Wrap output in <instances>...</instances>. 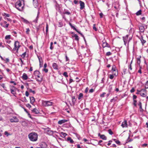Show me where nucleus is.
Returning a JSON list of instances; mask_svg holds the SVG:
<instances>
[{
	"label": "nucleus",
	"mask_w": 148,
	"mask_h": 148,
	"mask_svg": "<svg viewBox=\"0 0 148 148\" xmlns=\"http://www.w3.org/2000/svg\"><path fill=\"white\" fill-rule=\"evenodd\" d=\"M10 121L11 122L17 123L18 122L19 119L15 116H13L12 118L10 119Z\"/></svg>",
	"instance_id": "9d476101"
},
{
	"label": "nucleus",
	"mask_w": 148,
	"mask_h": 148,
	"mask_svg": "<svg viewBox=\"0 0 148 148\" xmlns=\"http://www.w3.org/2000/svg\"><path fill=\"white\" fill-rule=\"evenodd\" d=\"M26 53L25 52H24L23 53L21 56L23 58H24L26 56Z\"/></svg>",
	"instance_id": "603ef678"
},
{
	"label": "nucleus",
	"mask_w": 148,
	"mask_h": 148,
	"mask_svg": "<svg viewBox=\"0 0 148 148\" xmlns=\"http://www.w3.org/2000/svg\"><path fill=\"white\" fill-rule=\"evenodd\" d=\"M73 37H75V40L77 41H78L79 40L78 36L76 34H74L73 36Z\"/></svg>",
	"instance_id": "7c9ffc66"
},
{
	"label": "nucleus",
	"mask_w": 148,
	"mask_h": 148,
	"mask_svg": "<svg viewBox=\"0 0 148 148\" xmlns=\"http://www.w3.org/2000/svg\"><path fill=\"white\" fill-rule=\"evenodd\" d=\"M39 62H40V67H41L42 66L43 64V62L42 60V58L41 57H38Z\"/></svg>",
	"instance_id": "dca6fc26"
},
{
	"label": "nucleus",
	"mask_w": 148,
	"mask_h": 148,
	"mask_svg": "<svg viewBox=\"0 0 148 148\" xmlns=\"http://www.w3.org/2000/svg\"><path fill=\"white\" fill-rule=\"evenodd\" d=\"M103 44H102V47L103 48H104L106 47H110V46L106 42V40H103L102 41Z\"/></svg>",
	"instance_id": "9b49d317"
},
{
	"label": "nucleus",
	"mask_w": 148,
	"mask_h": 148,
	"mask_svg": "<svg viewBox=\"0 0 148 148\" xmlns=\"http://www.w3.org/2000/svg\"><path fill=\"white\" fill-rule=\"evenodd\" d=\"M136 102L137 101L136 100H134V104L135 106H136Z\"/></svg>",
	"instance_id": "69168bd1"
},
{
	"label": "nucleus",
	"mask_w": 148,
	"mask_h": 148,
	"mask_svg": "<svg viewBox=\"0 0 148 148\" xmlns=\"http://www.w3.org/2000/svg\"><path fill=\"white\" fill-rule=\"evenodd\" d=\"M67 135V134L63 132H61L60 133V136L63 138L65 137V136Z\"/></svg>",
	"instance_id": "cd10ccee"
},
{
	"label": "nucleus",
	"mask_w": 148,
	"mask_h": 148,
	"mask_svg": "<svg viewBox=\"0 0 148 148\" xmlns=\"http://www.w3.org/2000/svg\"><path fill=\"white\" fill-rule=\"evenodd\" d=\"M114 75L112 74V75H109V78L111 79H112L114 77Z\"/></svg>",
	"instance_id": "09e8293b"
},
{
	"label": "nucleus",
	"mask_w": 148,
	"mask_h": 148,
	"mask_svg": "<svg viewBox=\"0 0 148 148\" xmlns=\"http://www.w3.org/2000/svg\"><path fill=\"white\" fill-rule=\"evenodd\" d=\"M33 4L35 8L37 6L38 4L36 0H33Z\"/></svg>",
	"instance_id": "5701e85b"
},
{
	"label": "nucleus",
	"mask_w": 148,
	"mask_h": 148,
	"mask_svg": "<svg viewBox=\"0 0 148 148\" xmlns=\"http://www.w3.org/2000/svg\"><path fill=\"white\" fill-rule=\"evenodd\" d=\"M14 47L13 49V50L15 51L16 50L17 51L21 47V45H20V43L18 41H15L14 42Z\"/></svg>",
	"instance_id": "423d86ee"
},
{
	"label": "nucleus",
	"mask_w": 148,
	"mask_h": 148,
	"mask_svg": "<svg viewBox=\"0 0 148 148\" xmlns=\"http://www.w3.org/2000/svg\"><path fill=\"white\" fill-rule=\"evenodd\" d=\"M39 73L40 72L38 71H36L34 72V74L36 76V78L37 81L40 83L41 82L42 78V77H40L38 75Z\"/></svg>",
	"instance_id": "20e7f679"
},
{
	"label": "nucleus",
	"mask_w": 148,
	"mask_h": 148,
	"mask_svg": "<svg viewBox=\"0 0 148 148\" xmlns=\"http://www.w3.org/2000/svg\"><path fill=\"white\" fill-rule=\"evenodd\" d=\"M141 58V56H139L136 58L137 60V63L140 66V59Z\"/></svg>",
	"instance_id": "a211bd4d"
},
{
	"label": "nucleus",
	"mask_w": 148,
	"mask_h": 148,
	"mask_svg": "<svg viewBox=\"0 0 148 148\" xmlns=\"http://www.w3.org/2000/svg\"><path fill=\"white\" fill-rule=\"evenodd\" d=\"M139 30L140 32H143L144 31L145 28L143 26H140L139 27Z\"/></svg>",
	"instance_id": "b1692460"
},
{
	"label": "nucleus",
	"mask_w": 148,
	"mask_h": 148,
	"mask_svg": "<svg viewBox=\"0 0 148 148\" xmlns=\"http://www.w3.org/2000/svg\"><path fill=\"white\" fill-rule=\"evenodd\" d=\"M108 132L109 134L110 135H112L113 134V132L112 131L111 129H109L108 130Z\"/></svg>",
	"instance_id": "37998d69"
},
{
	"label": "nucleus",
	"mask_w": 148,
	"mask_h": 148,
	"mask_svg": "<svg viewBox=\"0 0 148 148\" xmlns=\"http://www.w3.org/2000/svg\"><path fill=\"white\" fill-rule=\"evenodd\" d=\"M145 88H148V81L145 83Z\"/></svg>",
	"instance_id": "49530a36"
},
{
	"label": "nucleus",
	"mask_w": 148,
	"mask_h": 148,
	"mask_svg": "<svg viewBox=\"0 0 148 148\" xmlns=\"http://www.w3.org/2000/svg\"><path fill=\"white\" fill-rule=\"evenodd\" d=\"M94 91V90L92 89V88L91 89H90L89 91V92L90 93H92Z\"/></svg>",
	"instance_id": "0e129e2a"
},
{
	"label": "nucleus",
	"mask_w": 148,
	"mask_h": 148,
	"mask_svg": "<svg viewBox=\"0 0 148 148\" xmlns=\"http://www.w3.org/2000/svg\"><path fill=\"white\" fill-rule=\"evenodd\" d=\"M140 39L141 41L142 45H144V44L146 42V41L143 39V37L142 36H141V38H140Z\"/></svg>",
	"instance_id": "4be33fe9"
},
{
	"label": "nucleus",
	"mask_w": 148,
	"mask_h": 148,
	"mask_svg": "<svg viewBox=\"0 0 148 148\" xmlns=\"http://www.w3.org/2000/svg\"><path fill=\"white\" fill-rule=\"evenodd\" d=\"M30 103L33 104L35 101V99L33 97H30Z\"/></svg>",
	"instance_id": "412c9836"
},
{
	"label": "nucleus",
	"mask_w": 148,
	"mask_h": 148,
	"mask_svg": "<svg viewBox=\"0 0 148 148\" xmlns=\"http://www.w3.org/2000/svg\"><path fill=\"white\" fill-rule=\"evenodd\" d=\"M10 88L11 93L14 96H15V95L16 94V88L14 86H10Z\"/></svg>",
	"instance_id": "6e6552de"
},
{
	"label": "nucleus",
	"mask_w": 148,
	"mask_h": 148,
	"mask_svg": "<svg viewBox=\"0 0 148 148\" xmlns=\"http://www.w3.org/2000/svg\"><path fill=\"white\" fill-rule=\"evenodd\" d=\"M53 45V42H51L50 43V48L51 50H52L53 48V47L52 46Z\"/></svg>",
	"instance_id": "a18cd8bd"
},
{
	"label": "nucleus",
	"mask_w": 148,
	"mask_h": 148,
	"mask_svg": "<svg viewBox=\"0 0 148 148\" xmlns=\"http://www.w3.org/2000/svg\"><path fill=\"white\" fill-rule=\"evenodd\" d=\"M22 79L24 80H27L28 79V76L25 73H24L22 76Z\"/></svg>",
	"instance_id": "f3484780"
},
{
	"label": "nucleus",
	"mask_w": 148,
	"mask_h": 148,
	"mask_svg": "<svg viewBox=\"0 0 148 148\" xmlns=\"http://www.w3.org/2000/svg\"><path fill=\"white\" fill-rule=\"evenodd\" d=\"M83 97V94L82 93H80L78 97V99L79 100L80 99Z\"/></svg>",
	"instance_id": "c9c22d12"
},
{
	"label": "nucleus",
	"mask_w": 148,
	"mask_h": 148,
	"mask_svg": "<svg viewBox=\"0 0 148 148\" xmlns=\"http://www.w3.org/2000/svg\"><path fill=\"white\" fill-rule=\"evenodd\" d=\"M26 106L27 107L29 108H30L31 107V105L29 103L27 104L26 105Z\"/></svg>",
	"instance_id": "13d9d810"
},
{
	"label": "nucleus",
	"mask_w": 148,
	"mask_h": 148,
	"mask_svg": "<svg viewBox=\"0 0 148 148\" xmlns=\"http://www.w3.org/2000/svg\"><path fill=\"white\" fill-rule=\"evenodd\" d=\"M72 102L73 104H74L76 101L75 97L74 96L72 98Z\"/></svg>",
	"instance_id": "e433bc0d"
},
{
	"label": "nucleus",
	"mask_w": 148,
	"mask_h": 148,
	"mask_svg": "<svg viewBox=\"0 0 148 148\" xmlns=\"http://www.w3.org/2000/svg\"><path fill=\"white\" fill-rule=\"evenodd\" d=\"M0 86L2 87L5 90H7L6 87L5 86L4 84L2 83L0 84Z\"/></svg>",
	"instance_id": "c85d7f7f"
},
{
	"label": "nucleus",
	"mask_w": 148,
	"mask_h": 148,
	"mask_svg": "<svg viewBox=\"0 0 148 148\" xmlns=\"http://www.w3.org/2000/svg\"><path fill=\"white\" fill-rule=\"evenodd\" d=\"M93 29L95 30V31H97V29L96 28V27H95V25L94 24L93 27Z\"/></svg>",
	"instance_id": "5fc2aeb1"
},
{
	"label": "nucleus",
	"mask_w": 148,
	"mask_h": 148,
	"mask_svg": "<svg viewBox=\"0 0 148 148\" xmlns=\"http://www.w3.org/2000/svg\"><path fill=\"white\" fill-rule=\"evenodd\" d=\"M32 112L36 114H38L39 113V111L36 108H34L32 110Z\"/></svg>",
	"instance_id": "393cba45"
},
{
	"label": "nucleus",
	"mask_w": 148,
	"mask_h": 148,
	"mask_svg": "<svg viewBox=\"0 0 148 148\" xmlns=\"http://www.w3.org/2000/svg\"><path fill=\"white\" fill-rule=\"evenodd\" d=\"M22 20L26 24H27L29 23V22L27 20L23 18H22Z\"/></svg>",
	"instance_id": "473e14b6"
},
{
	"label": "nucleus",
	"mask_w": 148,
	"mask_h": 148,
	"mask_svg": "<svg viewBox=\"0 0 148 148\" xmlns=\"http://www.w3.org/2000/svg\"><path fill=\"white\" fill-rule=\"evenodd\" d=\"M53 68L55 69H58V66L57 64L55 63H53L52 64Z\"/></svg>",
	"instance_id": "aec40b11"
},
{
	"label": "nucleus",
	"mask_w": 148,
	"mask_h": 148,
	"mask_svg": "<svg viewBox=\"0 0 148 148\" xmlns=\"http://www.w3.org/2000/svg\"><path fill=\"white\" fill-rule=\"evenodd\" d=\"M103 142L102 140H100L98 142V145H99L101 146H103L102 144H101L100 143Z\"/></svg>",
	"instance_id": "864d4df0"
},
{
	"label": "nucleus",
	"mask_w": 148,
	"mask_h": 148,
	"mask_svg": "<svg viewBox=\"0 0 148 148\" xmlns=\"http://www.w3.org/2000/svg\"><path fill=\"white\" fill-rule=\"evenodd\" d=\"M0 24L2 26L5 28L8 27L9 25V24L8 23L6 24V25H5L3 23H1Z\"/></svg>",
	"instance_id": "bb28decb"
},
{
	"label": "nucleus",
	"mask_w": 148,
	"mask_h": 148,
	"mask_svg": "<svg viewBox=\"0 0 148 148\" xmlns=\"http://www.w3.org/2000/svg\"><path fill=\"white\" fill-rule=\"evenodd\" d=\"M147 92H140V94L141 96L145 97L147 95Z\"/></svg>",
	"instance_id": "a878e982"
},
{
	"label": "nucleus",
	"mask_w": 148,
	"mask_h": 148,
	"mask_svg": "<svg viewBox=\"0 0 148 148\" xmlns=\"http://www.w3.org/2000/svg\"><path fill=\"white\" fill-rule=\"evenodd\" d=\"M115 142L116 144L118 145H120L121 144L119 140L115 141Z\"/></svg>",
	"instance_id": "338daca9"
},
{
	"label": "nucleus",
	"mask_w": 148,
	"mask_h": 148,
	"mask_svg": "<svg viewBox=\"0 0 148 148\" xmlns=\"http://www.w3.org/2000/svg\"><path fill=\"white\" fill-rule=\"evenodd\" d=\"M129 35H127L123 37V40L124 42V44L125 46H128V44L129 42L132 39L131 37H129Z\"/></svg>",
	"instance_id": "f03ea898"
},
{
	"label": "nucleus",
	"mask_w": 148,
	"mask_h": 148,
	"mask_svg": "<svg viewBox=\"0 0 148 148\" xmlns=\"http://www.w3.org/2000/svg\"><path fill=\"white\" fill-rule=\"evenodd\" d=\"M112 53L110 51L106 53V55L108 56L111 55Z\"/></svg>",
	"instance_id": "3c124183"
},
{
	"label": "nucleus",
	"mask_w": 148,
	"mask_h": 148,
	"mask_svg": "<svg viewBox=\"0 0 148 148\" xmlns=\"http://www.w3.org/2000/svg\"><path fill=\"white\" fill-rule=\"evenodd\" d=\"M42 103L44 106H51L53 103L49 101H44Z\"/></svg>",
	"instance_id": "1a4fd4ad"
},
{
	"label": "nucleus",
	"mask_w": 148,
	"mask_h": 148,
	"mask_svg": "<svg viewBox=\"0 0 148 148\" xmlns=\"http://www.w3.org/2000/svg\"><path fill=\"white\" fill-rule=\"evenodd\" d=\"M3 16H5L6 17H8L10 16L9 14H8L4 13L3 14Z\"/></svg>",
	"instance_id": "6e6d98bb"
},
{
	"label": "nucleus",
	"mask_w": 148,
	"mask_h": 148,
	"mask_svg": "<svg viewBox=\"0 0 148 148\" xmlns=\"http://www.w3.org/2000/svg\"><path fill=\"white\" fill-rule=\"evenodd\" d=\"M44 71L45 73H47L48 71V69L46 68H44V69L42 70Z\"/></svg>",
	"instance_id": "4d7b16f0"
},
{
	"label": "nucleus",
	"mask_w": 148,
	"mask_h": 148,
	"mask_svg": "<svg viewBox=\"0 0 148 148\" xmlns=\"http://www.w3.org/2000/svg\"><path fill=\"white\" fill-rule=\"evenodd\" d=\"M132 60L131 61V62L130 65V66L129 67V69H130V70H132V67L131 65L132 63Z\"/></svg>",
	"instance_id": "680f3d73"
},
{
	"label": "nucleus",
	"mask_w": 148,
	"mask_h": 148,
	"mask_svg": "<svg viewBox=\"0 0 148 148\" xmlns=\"http://www.w3.org/2000/svg\"><path fill=\"white\" fill-rule=\"evenodd\" d=\"M121 126L123 128L127 127V123L126 120H124V121L122 123Z\"/></svg>",
	"instance_id": "f8f14e48"
},
{
	"label": "nucleus",
	"mask_w": 148,
	"mask_h": 148,
	"mask_svg": "<svg viewBox=\"0 0 148 148\" xmlns=\"http://www.w3.org/2000/svg\"><path fill=\"white\" fill-rule=\"evenodd\" d=\"M67 140L68 141H70V142L71 143H73L74 142L73 141L70 137H68L67 138Z\"/></svg>",
	"instance_id": "2f4dec72"
},
{
	"label": "nucleus",
	"mask_w": 148,
	"mask_h": 148,
	"mask_svg": "<svg viewBox=\"0 0 148 148\" xmlns=\"http://www.w3.org/2000/svg\"><path fill=\"white\" fill-rule=\"evenodd\" d=\"M38 134L35 132L30 133L28 135V137L30 140L32 141H36L38 139Z\"/></svg>",
	"instance_id": "f257e3e1"
},
{
	"label": "nucleus",
	"mask_w": 148,
	"mask_h": 148,
	"mask_svg": "<svg viewBox=\"0 0 148 148\" xmlns=\"http://www.w3.org/2000/svg\"><path fill=\"white\" fill-rule=\"evenodd\" d=\"M135 91V90H134V88H132V89L130 90V92H131V93H132V92H134Z\"/></svg>",
	"instance_id": "e2e57ef3"
},
{
	"label": "nucleus",
	"mask_w": 148,
	"mask_h": 148,
	"mask_svg": "<svg viewBox=\"0 0 148 148\" xmlns=\"http://www.w3.org/2000/svg\"><path fill=\"white\" fill-rule=\"evenodd\" d=\"M77 148H82V147H81L79 144H77Z\"/></svg>",
	"instance_id": "774afa93"
},
{
	"label": "nucleus",
	"mask_w": 148,
	"mask_h": 148,
	"mask_svg": "<svg viewBox=\"0 0 148 148\" xmlns=\"http://www.w3.org/2000/svg\"><path fill=\"white\" fill-rule=\"evenodd\" d=\"M112 74L115 76H117L118 74V72L116 69V68L115 65H113L111 70Z\"/></svg>",
	"instance_id": "0eeeda50"
},
{
	"label": "nucleus",
	"mask_w": 148,
	"mask_h": 148,
	"mask_svg": "<svg viewBox=\"0 0 148 148\" xmlns=\"http://www.w3.org/2000/svg\"><path fill=\"white\" fill-rule=\"evenodd\" d=\"M118 98L117 97H114L112 99H111L110 101V102H112L113 101H117Z\"/></svg>",
	"instance_id": "c756f323"
},
{
	"label": "nucleus",
	"mask_w": 148,
	"mask_h": 148,
	"mask_svg": "<svg viewBox=\"0 0 148 148\" xmlns=\"http://www.w3.org/2000/svg\"><path fill=\"white\" fill-rule=\"evenodd\" d=\"M69 24L70 25V26L73 29H74L75 30L76 29L75 27H74V26H73L72 25V24L71 23H69Z\"/></svg>",
	"instance_id": "79ce46f5"
},
{
	"label": "nucleus",
	"mask_w": 148,
	"mask_h": 148,
	"mask_svg": "<svg viewBox=\"0 0 148 148\" xmlns=\"http://www.w3.org/2000/svg\"><path fill=\"white\" fill-rule=\"evenodd\" d=\"M137 91L140 92H147V90L145 89H142L141 90H137Z\"/></svg>",
	"instance_id": "4c0bfd02"
},
{
	"label": "nucleus",
	"mask_w": 148,
	"mask_h": 148,
	"mask_svg": "<svg viewBox=\"0 0 148 148\" xmlns=\"http://www.w3.org/2000/svg\"><path fill=\"white\" fill-rule=\"evenodd\" d=\"M4 135L6 136H8L9 135H10L11 134L8 133L7 131H5L4 133Z\"/></svg>",
	"instance_id": "ea45409f"
},
{
	"label": "nucleus",
	"mask_w": 148,
	"mask_h": 148,
	"mask_svg": "<svg viewBox=\"0 0 148 148\" xmlns=\"http://www.w3.org/2000/svg\"><path fill=\"white\" fill-rule=\"evenodd\" d=\"M39 11H38V12L37 16V17H36V19H35V20H34L33 21L34 22H35L36 23H37V21H38V18H39L38 16H39Z\"/></svg>",
	"instance_id": "72a5a7b5"
},
{
	"label": "nucleus",
	"mask_w": 148,
	"mask_h": 148,
	"mask_svg": "<svg viewBox=\"0 0 148 148\" xmlns=\"http://www.w3.org/2000/svg\"><path fill=\"white\" fill-rule=\"evenodd\" d=\"M63 75L65 77H68V76L67 75V72H64L63 74Z\"/></svg>",
	"instance_id": "c03bdc74"
},
{
	"label": "nucleus",
	"mask_w": 148,
	"mask_h": 148,
	"mask_svg": "<svg viewBox=\"0 0 148 148\" xmlns=\"http://www.w3.org/2000/svg\"><path fill=\"white\" fill-rule=\"evenodd\" d=\"M45 131L46 133L49 135H52L54 133H58V132L56 131H52L49 128H45Z\"/></svg>",
	"instance_id": "39448f33"
},
{
	"label": "nucleus",
	"mask_w": 148,
	"mask_h": 148,
	"mask_svg": "<svg viewBox=\"0 0 148 148\" xmlns=\"http://www.w3.org/2000/svg\"><path fill=\"white\" fill-rule=\"evenodd\" d=\"M11 38V35H6L5 37V39L6 40H9L10 38Z\"/></svg>",
	"instance_id": "58836bf2"
},
{
	"label": "nucleus",
	"mask_w": 148,
	"mask_h": 148,
	"mask_svg": "<svg viewBox=\"0 0 148 148\" xmlns=\"http://www.w3.org/2000/svg\"><path fill=\"white\" fill-rule=\"evenodd\" d=\"M141 10H140L136 13V14L137 16L140 15L141 14Z\"/></svg>",
	"instance_id": "f704fd0d"
},
{
	"label": "nucleus",
	"mask_w": 148,
	"mask_h": 148,
	"mask_svg": "<svg viewBox=\"0 0 148 148\" xmlns=\"http://www.w3.org/2000/svg\"><path fill=\"white\" fill-rule=\"evenodd\" d=\"M106 94V93L105 92H103L102 94H101L100 95V96L101 97H104L105 95Z\"/></svg>",
	"instance_id": "8fccbe9b"
},
{
	"label": "nucleus",
	"mask_w": 148,
	"mask_h": 148,
	"mask_svg": "<svg viewBox=\"0 0 148 148\" xmlns=\"http://www.w3.org/2000/svg\"><path fill=\"white\" fill-rule=\"evenodd\" d=\"M68 121V120L65 119H62L58 121V123L60 125H61L63 123H65Z\"/></svg>",
	"instance_id": "2eb2a0df"
},
{
	"label": "nucleus",
	"mask_w": 148,
	"mask_h": 148,
	"mask_svg": "<svg viewBox=\"0 0 148 148\" xmlns=\"http://www.w3.org/2000/svg\"><path fill=\"white\" fill-rule=\"evenodd\" d=\"M80 3V8L81 10L83 9L85 7V4L84 3L81 1H79Z\"/></svg>",
	"instance_id": "ddd939ff"
},
{
	"label": "nucleus",
	"mask_w": 148,
	"mask_h": 148,
	"mask_svg": "<svg viewBox=\"0 0 148 148\" xmlns=\"http://www.w3.org/2000/svg\"><path fill=\"white\" fill-rule=\"evenodd\" d=\"M98 135L103 140H106L107 139V137L104 135L101 134L100 133H99Z\"/></svg>",
	"instance_id": "4468645a"
},
{
	"label": "nucleus",
	"mask_w": 148,
	"mask_h": 148,
	"mask_svg": "<svg viewBox=\"0 0 148 148\" xmlns=\"http://www.w3.org/2000/svg\"><path fill=\"white\" fill-rule=\"evenodd\" d=\"M112 142V141L111 140H109L108 142V143L107 144L108 145V146H109L111 144V143Z\"/></svg>",
	"instance_id": "052dcab7"
},
{
	"label": "nucleus",
	"mask_w": 148,
	"mask_h": 148,
	"mask_svg": "<svg viewBox=\"0 0 148 148\" xmlns=\"http://www.w3.org/2000/svg\"><path fill=\"white\" fill-rule=\"evenodd\" d=\"M15 6L16 8L20 11L23 10V6H22L21 1H17L15 4Z\"/></svg>",
	"instance_id": "7ed1b4c3"
},
{
	"label": "nucleus",
	"mask_w": 148,
	"mask_h": 148,
	"mask_svg": "<svg viewBox=\"0 0 148 148\" xmlns=\"http://www.w3.org/2000/svg\"><path fill=\"white\" fill-rule=\"evenodd\" d=\"M30 31V30L29 28L26 29V33L27 34H29Z\"/></svg>",
	"instance_id": "de8ad7c7"
},
{
	"label": "nucleus",
	"mask_w": 148,
	"mask_h": 148,
	"mask_svg": "<svg viewBox=\"0 0 148 148\" xmlns=\"http://www.w3.org/2000/svg\"><path fill=\"white\" fill-rule=\"evenodd\" d=\"M69 24L70 25V26L73 29H74L75 30L76 29L75 27H74V26H73L72 25V24L71 23H69Z\"/></svg>",
	"instance_id": "a19ab883"
},
{
	"label": "nucleus",
	"mask_w": 148,
	"mask_h": 148,
	"mask_svg": "<svg viewBox=\"0 0 148 148\" xmlns=\"http://www.w3.org/2000/svg\"><path fill=\"white\" fill-rule=\"evenodd\" d=\"M64 14L67 15H70L71 14V13L69 11H66L64 13Z\"/></svg>",
	"instance_id": "bf43d9fd"
},
{
	"label": "nucleus",
	"mask_w": 148,
	"mask_h": 148,
	"mask_svg": "<svg viewBox=\"0 0 148 148\" xmlns=\"http://www.w3.org/2000/svg\"><path fill=\"white\" fill-rule=\"evenodd\" d=\"M119 6L120 5H119V3H116V5L114 6V8L116 10H117V11H119L120 9Z\"/></svg>",
	"instance_id": "6ab92c4d"
}]
</instances>
